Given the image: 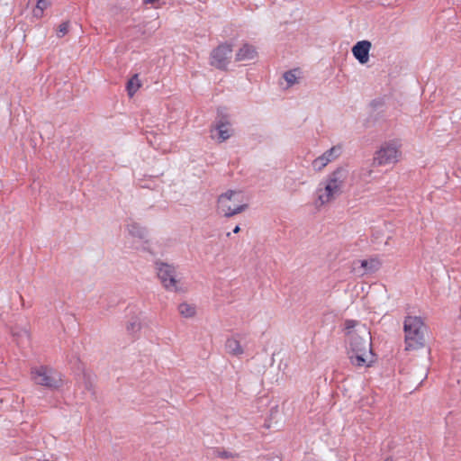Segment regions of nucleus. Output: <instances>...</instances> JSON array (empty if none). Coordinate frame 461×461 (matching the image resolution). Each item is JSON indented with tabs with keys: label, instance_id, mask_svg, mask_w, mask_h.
<instances>
[{
	"label": "nucleus",
	"instance_id": "12",
	"mask_svg": "<svg viewBox=\"0 0 461 461\" xmlns=\"http://www.w3.org/2000/svg\"><path fill=\"white\" fill-rule=\"evenodd\" d=\"M371 49V42L368 41H358L353 48L352 53L354 57L361 64H366L369 60V51Z\"/></svg>",
	"mask_w": 461,
	"mask_h": 461
},
{
	"label": "nucleus",
	"instance_id": "5",
	"mask_svg": "<svg viewBox=\"0 0 461 461\" xmlns=\"http://www.w3.org/2000/svg\"><path fill=\"white\" fill-rule=\"evenodd\" d=\"M407 350H418L426 345V326L419 316L409 315L403 323Z\"/></svg>",
	"mask_w": 461,
	"mask_h": 461
},
{
	"label": "nucleus",
	"instance_id": "19",
	"mask_svg": "<svg viewBox=\"0 0 461 461\" xmlns=\"http://www.w3.org/2000/svg\"><path fill=\"white\" fill-rule=\"evenodd\" d=\"M141 83L138 76H133L127 84L129 95L132 96L140 87Z\"/></svg>",
	"mask_w": 461,
	"mask_h": 461
},
{
	"label": "nucleus",
	"instance_id": "18",
	"mask_svg": "<svg viewBox=\"0 0 461 461\" xmlns=\"http://www.w3.org/2000/svg\"><path fill=\"white\" fill-rule=\"evenodd\" d=\"M50 5V0H37L32 9V15L36 18L42 16L44 11Z\"/></svg>",
	"mask_w": 461,
	"mask_h": 461
},
{
	"label": "nucleus",
	"instance_id": "9",
	"mask_svg": "<svg viewBox=\"0 0 461 461\" xmlns=\"http://www.w3.org/2000/svg\"><path fill=\"white\" fill-rule=\"evenodd\" d=\"M232 50L230 45H221L211 55V64L220 69H226L230 64Z\"/></svg>",
	"mask_w": 461,
	"mask_h": 461
},
{
	"label": "nucleus",
	"instance_id": "1",
	"mask_svg": "<svg viewBox=\"0 0 461 461\" xmlns=\"http://www.w3.org/2000/svg\"><path fill=\"white\" fill-rule=\"evenodd\" d=\"M347 352L350 363L357 367H370L375 362L369 329L360 322L346 321Z\"/></svg>",
	"mask_w": 461,
	"mask_h": 461
},
{
	"label": "nucleus",
	"instance_id": "11",
	"mask_svg": "<svg viewBox=\"0 0 461 461\" xmlns=\"http://www.w3.org/2000/svg\"><path fill=\"white\" fill-rule=\"evenodd\" d=\"M258 51L252 45L243 44L241 45L235 53L236 62H250L257 59Z\"/></svg>",
	"mask_w": 461,
	"mask_h": 461
},
{
	"label": "nucleus",
	"instance_id": "13",
	"mask_svg": "<svg viewBox=\"0 0 461 461\" xmlns=\"http://www.w3.org/2000/svg\"><path fill=\"white\" fill-rule=\"evenodd\" d=\"M128 234L135 240L148 242L149 240V232L148 229L137 222H131L127 225Z\"/></svg>",
	"mask_w": 461,
	"mask_h": 461
},
{
	"label": "nucleus",
	"instance_id": "17",
	"mask_svg": "<svg viewBox=\"0 0 461 461\" xmlns=\"http://www.w3.org/2000/svg\"><path fill=\"white\" fill-rule=\"evenodd\" d=\"M358 263L360 264V270L358 272L361 275L375 272L381 265L376 259H365L358 261Z\"/></svg>",
	"mask_w": 461,
	"mask_h": 461
},
{
	"label": "nucleus",
	"instance_id": "7",
	"mask_svg": "<svg viewBox=\"0 0 461 461\" xmlns=\"http://www.w3.org/2000/svg\"><path fill=\"white\" fill-rule=\"evenodd\" d=\"M31 379L34 384L50 389H58L64 384L62 375L46 366L32 367Z\"/></svg>",
	"mask_w": 461,
	"mask_h": 461
},
{
	"label": "nucleus",
	"instance_id": "6",
	"mask_svg": "<svg viewBox=\"0 0 461 461\" xmlns=\"http://www.w3.org/2000/svg\"><path fill=\"white\" fill-rule=\"evenodd\" d=\"M156 274L163 288L171 293H183L184 288L177 278L176 267L172 264L158 261L155 265Z\"/></svg>",
	"mask_w": 461,
	"mask_h": 461
},
{
	"label": "nucleus",
	"instance_id": "16",
	"mask_svg": "<svg viewBox=\"0 0 461 461\" xmlns=\"http://www.w3.org/2000/svg\"><path fill=\"white\" fill-rule=\"evenodd\" d=\"M177 310L178 313L185 319H194L197 313L195 304L188 302L179 303Z\"/></svg>",
	"mask_w": 461,
	"mask_h": 461
},
{
	"label": "nucleus",
	"instance_id": "20",
	"mask_svg": "<svg viewBox=\"0 0 461 461\" xmlns=\"http://www.w3.org/2000/svg\"><path fill=\"white\" fill-rule=\"evenodd\" d=\"M279 362L278 363V368L281 367V364L283 362V357H282V354L281 353H275L273 354V357H272V365H274L276 362Z\"/></svg>",
	"mask_w": 461,
	"mask_h": 461
},
{
	"label": "nucleus",
	"instance_id": "21",
	"mask_svg": "<svg viewBox=\"0 0 461 461\" xmlns=\"http://www.w3.org/2000/svg\"><path fill=\"white\" fill-rule=\"evenodd\" d=\"M159 0H144L145 4H149V5H155L158 2Z\"/></svg>",
	"mask_w": 461,
	"mask_h": 461
},
{
	"label": "nucleus",
	"instance_id": "10",
	"mask_svg": "<svg viewBox=\"0 0 461 461\" xmlns=\"http://www.w3.org/2000/svg\"><path fill=\"white\" fill-rule=\"evenodd\" d=\"M225 352L234 357L240 358L247 353V347L240 333L233 334L226 339Z\"/></svg>",
	"mask_w": 461,
	"mask_h": 461
},
{
	"label": "nucleus",
	"instance_id": "15",
	"mask_svg": "<svg viewBox=\"0 0 461 461\" xmlns=\"http://www.w3.org/2000/svg\"><path fill=\"white\" fill-rule=\"evenodd\" d=\"M303 78V72L300 68H294L284 73L283 80L286 87L298 85Z\"/></svg>",
	"mask_w": 461,
	"mask_h": 461
},
{
	"label": "nucleus",
	"instance_id": "23",
	"mask_svg": "<svg viewBox=\"0 0 461 461\" xmlns=\"http://www.w3.org/2000/svg\"><path fill=\"white\" fill-rule=\"evenodd\" d=\"M65 26L69 27V26H72V24L69 22H68V23H66Z\"/></svg>",
	"mask_w": 461,
	"mask_h": 461
},
{
	"label": "nucleus",
	"instance_id": "4",
	"mask_svg": "<svg viewBox=\"0 0 461 461\" xmlns=\"http://www.w3.org/2000/svg\"><path fill=\"white\" fill-rule=\"evenodd\" d=\"M403 158L402 143L400 139H390L380 143L373 154L372 161L375 167H393Z\"/></svg>",
	"mask_w": 461,
	"mask_h": 461
},
{
	"label": "nucleus",
	"instance_id": "22",
	"mask_svg": "<svg viewBox=\"0 0 461 461\" xmlns=\"http://www.w3.org/2000/svg\"><path fill=\"white\" fill-rule=\"evenodd\" d=\"M240 231V226H236L234 229H233V233H239Z\"/></svg>",
	"mask_w": 461,
	"mask_h": 461
},
{
	"label": "nucleus",
	"instance_id": "3",
	"mask_svg": "<svg viewBox=\"0 0 461 461\" xmlns=\"http://www.w3.org/2000/svg\"><path fill=\"white\" fill-rule=\"evenodd\" d=\"M348 177V171L339 167L330 173L317 189L316 205L325 206L330 203L339 194Z\"/></svg>",
	"mask_w": 461,
	"mask_h": 461
},
{
	"label": "nucleus",
	"instance_id": "14",
	"mask_svg": "<svg viewBox=\"0 0 461 461\" xmlns=\"http://www.w3.org/2000/svg\"><path fill=\"white\" fill-rule=\"evenodd\" d=\"M334 149L325 151L312 161V168L315 171H321L334 158Z\"/></svg>",
	"mask_w": 461,
	"mask_h": 461
},
{
	"label": "nucleus",
	"instance_id": "24",
	"mask_svg": "<svg viewBox=\"0 0 461 461\" xmlns=\"http://www.w3.org/2000/svg\"><path fill=\"white\" fill-rule=\"evenodd\" d=\"M459 319L461 320V307L459 308Z\"/></svg>",
	"mask_w": 461,
	"mask_h": 461
},
{
	"label": "nucleus",
	"instance_id": "2",
	"mask_svg": "<svg viewBox=\"0 0 461 461\" xmlns=\"http://www.w3.org/2000/svg\"><path fill=\"white\" fill-rule=\"evenodd\" d=\"M216 205L219 213L230 218L249 209V197L242 189H227L218 196Z\"/></svg>",
	"mask_w": 461,
	"mask_h": 461
},
{
	"label": "nucleus",
	"instance_id": "8",
	"mask_svg": "<svg viewBox=\"0 0 461 461\" xmlns=\"http://www.w3.org/2000/svg\"><path fill=\"white\" fill-rule=\"evenodd\" d=\"M234 134L231 122L225 116L220 117L212 129V137L218 142H224Z\"/></svg>",
	"mask_w": 461,
	"mask_h": 461
}]
</instances>
